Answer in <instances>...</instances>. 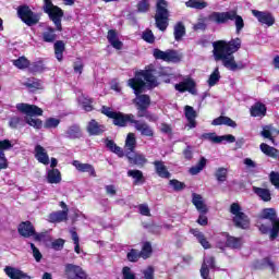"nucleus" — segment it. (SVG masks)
Segmentation results:
<instances>
[{
    "label": "nucleus",
    "instance_id": "8",
    "mask_svg": "<svg viewBox=\"0 0 279 279\" xmlns=\"http://www.w3.org/2000/svg\"><path fill=\"white\" fill-rule=\"evenodd\" d=\"M243 245V240L241 238L230 236L228 233H222L218 238L217 247L223 250V247H231L232 250H239Z\"/></svg>",
    "mask_w": 279,
    "mask_h": 279
},
{
    "label": "nucleus",
    "instance_id": "30",
    "mask_svg": "<svg viewBox=\"0 0 279 279\" xmlns=\"http://www.w3.org/2000/svg\"><path fill=\"white\" fill-rule=\"evenodd\" d=\"M69 219V215L66 211H54L49 214L48 221L49 223H62V221H66Z\"/></svg>",
    "mask_w": 279,
    "mask_h": 279
},
{
    "label": "nucleus",
    "instance_id": "28",
    "mask_svg": "<svg viewBox=\"0 0 279 279\" xmlns=\"http://www.w3.org/2000/svg\"><path fill=\"white\" fill-rule=\"evenodd\" d=\"M191 234L197 239L198 243L204 247V250H210V242L206 239V235L197 229H191Z\"/></svg>",
    "mask_w": 279,
    "mask_h": 279
},
{
    "label": "nucleus",
    "instance_id": "50",
    "mask_svg": "<svg viewBox=\"0 0 279 279\" xmlns=\"http://www.w3.org/2000/svg\"><path fill=\"white\" fill-rule=\"evenodd\" d=\"M141 252L138 250L132 248L128 252L126 258L130 263H136L138 262V258H141Z\"/></svg>",
    "mask_w": 279,
    "mask_h": 279
},
{
    "label": "nucleus",
    "instance_id": "53",
    "mask_svg": "<svg viewBox=\"0 0 279 279\" xmlns=\"http://www.w3.org/2000/svg\"><path fill=\"white\" fill-rule=\"evenodd\" d=\"M234 17L233 21H235V29H236V34H241V29H243V27H245V23L243 22V17H241V15H236V11H234Z\"/></svg>",
    "mask_w": 279,
    "mask_h": 279
},
{
    "label": "nucleus",
    "instance_id": "19",
    "mask_svg": "<svg viewBox=\"0 0 279 279\" xmlns=\"http://www.w3.org/2000/svg\"><path fill=\"white\" fill-rule=\"evenodd\" d=\"M34 157L40 165H49V154L47 153V148L36 145L34 149Z\"/></svg>",
    "mask_w": 279,
    "mask_h": 279
},
{
    "label": "nucleus",
    "instance_id": "3",
    "mask_svg": "<svg viewBox=\"0 0 279 279\" xmlns=\"http://www.w3.org/2000/svg\"><path fill=\"white\" fill-rule=\"evenodd\" d=\"M16 109L19 112H22V114H26L24 118L25 123L27 125H31V128H35V130H40L43 128V121L37 118L33 117H43V110L40 107L36 105H29V104H17Z\"/></svg>",
    "mask_w": 279,
    "mask_h": 279
},
{
    "label": "nucleus",
    "instance_id": "49",
    "mask_svg": "<svg viewBox=\"0 0 279 279\" xmlns=\"http://www.w3.org/2000/svg\"><path fill=\"white\" fill-rule=\"evenodd\" d=\"M216 180L218 182H226L228 180V169L226 168H218L215 173Z\"/></svg>",
    "mask_w": 279,
    "mask_h": 279
},
{
    "label": "nucleus",
    "instance_id": "22",
    "mask_svg": "<svg viewBox=\"0 0 279 279\" xmlns=\"http://www.w3.org/2000/svg\"><path fill=\"white\" fill-rule=\"evenodd\" d=\"M126 158L131 165H136L137 167H142L147 162L145 155L140 153H126Z\"/></svg>",
    "mask_w": 279,
    "mask_h": 279
},
{
    "label": "nucleus",
    "instance_id": "24",
    "mask_svg": "<svg viewBox=\"0 0 279 279\" xmlns=\"http://www.w3.org/2000/svg\"><path fill=\"white\" fill-rule=\"evenodd\" d=\"M134 128L142 134V136H154V129L149 126L146 122H141L138 120H135Z\"/></svg>",
    "mask_w": 279,
    "mask_h": 279
},
{
    "label": "nucleus",
    "instance_id": "33",
    "mask_svg": "<svg viewBox=\"0 0 279 279\" xmlns=\"http://www.w3.org/2000/svg\"><path fill=\"white\" fill-rule=\"evenodd\" d=\"M259 149L265 154V156H268L269 158H279V150L265 143L260 144Z\"/></svg>",
    "mask_w": 279,
    "mask_h": 279
},
{
    "label": "nucleus",
    "instance_id": "29",
    "mask_svg": "<svg viewBox=\"0 0 279 279\" xmlns=\"http://www.w3.org/2000/svg\"><path fill=\"white\" fill-rule=\"evenodd\" d=\"M34 225H32V222L26 221V222H22L19 226V232L21 234V236H25V238H29V236H34Z\"/></svg>",
    "mask_w": 279,
    "mask_h": 279
},
{
    "label": "nucleus",
    "instance_id": "44",
    "mask_svg": "<svg viewBox=\"0 0 279 279\" xmlns=\"http://www.w3.org/2000/svg\"><path fill=\"white\" fill-rule=\"evenodd\" d=\"M204 167H206V158L203 157L198 161V165L190 168L191 175H197V173H201L202 171H204Z\"/></svg>",
    "mask_w": 279,
    "mask_h": 279
},
{
    "label": "nucleus",
    "instance_id": "25",
    "mask_svg": "<svg viewBox=\"0 0 279 279\" xmlns=\"http://www.w3.org/2000/svg\"><path fill=\"white\" fill-rule=\"evenodd\" d=\"M87 132L90 136H99L106 132V126L99 124L97 121L92 120L87 125Z\"/></svg>",
    "mask_w": 279,
    "mask_h": 279
},
{
    "label": "nucleus",
    "instance_id": "20",
    "mask_svg": "<svg viewBox=\"0 0 279 279\" xmlns=\"http://www.w3.org/2000/svg\"><path fill=\"white\" fill-rule=\"evenodd\" d=\"M72 165L81 173H88V175H92L93 178L97 177V173L95 172V167H93V165L90 163H82L80 160H74Z\"/></svg>",
    "mask_w": 279,
    "mask_h": 279
},
{
    "label": "nucleus",
    "instance_id": "52",
    "mask_svg": "<svg viewBox=\"0 0 279 279\" xmlns=\"http://www.w3.org/2000/svg\"><path fill=\"white\" fill-rule=\"evenodd\" d=\"M13 64L16 69H27V66H29V61L25 57H20L13 61Z\"/></svg>",
    "mask_w": 279,
    "mask_h": 279
},
{
    "label": "nucleus",
    "instance_id": "63",
    "mask_svg": "<svg viewBox=\"0 0 279 279\" xmlns=\"http://www.w3.org/2000/svg\"><path fill=\"white\" fill-rule=\"evenodd\" d=\"M145 279H154V267L148 266L146 269L142 271Z\"/></svg>",
    "mask_w": 279,
    "mask_h": 279
},
{
    "label": "nucleus",
    "instance_id": "2",
    "mask_svg": "<svg viewBox=\"0 0 279 279\" xmlns=\"http://www.w3.org/2000/svg\"><path fill=\"white\" fill-rule=\"evenodd\" d=\"M241 49V39H231L229 43L226 40H219L214 43V58L215 60H220L223 66L229 71H241L245 69L243 62H238L234 60V54L236 50Z\"/></svg>",
    "mask_w": 279,
    "mask_h": 279
},
{
    "label": "nucleus",
    "instance_id": "14",
    "mask_svg": "<svg viewBox=\"0 0 279 279\" xmlns=\"http://www.w3.org/2000/svg\"><path fill=\"white\" fill-rule=\"evenodd\" d=\"M178 93H190V95H197V83L191 77L184 78L179 84L174 85Z\"/></svg>",
    "mask_w": 279,
    "mask_h": 279
},
{
    "label": "nucleus",
    "instance_id": "57",
    "mask_svg": "<svg viewBox=\"0 0 279 279\" xmlns=\"http://www.w3.org/2000/svg\"><path fill=\"white\" fill-rule=\"evenodd\" d=\"M52 250H56L57 252H60L64 247V239H57L52 241L51 243Z\"/></svg>",
    "mask_w": 279,
    "mask_h": 279
},
{
    "label": "nucleus",
    "instance_id": "54",
    "mask_svg": "<svg viewBox=\"0 0 279 279\" xmlns=\"http://www.w3.org/2000/svg\"><path fill=\"white\" fill-rule=\"evenodd\" d=\"M185 34V28L184 25H182V23H179L174 26V38L175 40H180L182 38V36H184Z\"/></svg>",
    "mask_w": 279,
    "mask_h": 279
},
{
    "label": "nucleus",
    "instance_id": "15",
    "mask_svg": "<svg viewBox=\"0 0 279 279\" xmlns=\"http://www.w3.org/2000/svg\"><path fill=\"white\" fill-rule=\"evenodd\" d=\"M252 14L253 16H255V19H257L260 25H266V27H271L276 24V17L269 11L252 10Z\"/></svg>",
    "mask_w": 279,
    "mask_h": 279
},
{
    "label": "nucleus",
    "instance_id": "64",
    "mask_svg": "<svg viewBox=\"0 0 279 279\" xmlns=\"http://www.w3.org/2000/svg\"><path fill=\"white\" fill-rule=\"evenodd\" d=\"M270 182L276 186V189H279V172L270 173Z\"/></svg>",
    "mask_w": 279,
    "mask_h": 279
},
{
    "label": "nucleus",
    "instance_id": "38",
    "mask_svg": "<svg viewBox=\"0 0 279 279\" xmlns=\"http://www.w3.org/2000/svg\"><path fill=\"white\" fill-rule=\"evenodd\" d=\"M77 101L80 106L86 110V112H90V110H93V100H90V98L86 97L84 94L78 96Z\"/></svg>",
    "mask_w": 279,
    "mask_h": 279
},
{
    "label": "nucleus",
    "instance_id": "31",
    "mask_svg": "<svg viewBox=\"0 0 279 279\" xmlns=\"http://www.w3.org/2000/svg\"><path fill=\"white\" fill-rule=\"evenodd\" d=\"M125 154H133L134 149H136V135L134 133H129L125 140Z\"/></svg>",
    "mask_w": 279,
    "mask_h": 279
},
{
    "label": "nucleus",
    "instance_id": "36",
    "mask_svg": "<svg viewBox=\"0 0 279 279\" xmlns=\"http://www.w3.org/2000/svg\"><path fill=\"white\" fill-rule=\"evenodd\" d=\"M23 84L24 86H27L29 90H41L43 88V82L37 78H27Z\"/></svg>",
    "mask_w": 279,
    "mask_h": 279
},
{
    "label": "nucleus",
    "instance_id": "13",
    "mask_svg": "<svg viewBox=\"0 0 279 279\" xmlns=\"http://www.w3.org/2000/svg\"><path fill=\"white\" fill-rule=\"evenodd\" d=\"M17 14L26 25H36V23L40 21V16L32 12V9H29V7H20L17 10Z\"/></svg>",
    "mask_w": 279,
    "mask_h": 279
},
{
    "label": "nucleus",
    "instance_id": "43",
    "mask_svg": "<svg viewBox=\"0 0 279 279\" xmlns=\"http://www.w3.org/2000/svg\"><path fill=\"white\" fill-rule=\"evenodd\" d=\"M219 80H221V74L219 73V68H216L214 72L209 75L207 81L208 86L213 87L218 84Z\"/></svg>",
    "mask_w": 279,
    "mask_h": 279
},
{
    "label": "nucleus",
    "instance_id": "46",
    "mask_svg": "<svg viewBox=\"0 0 279 279\" xmlns=\"http://www.w3.org/2000/svg\"><path fill=\"white\" fill-rule=\"evenodd\" d=\"M65 136L68 138H80V136H82V131L80 130V126H71L65 132Z\"/></svg>",
    "mask_w": 279,
    "mask_h": 279
},
{
    "label": "nucleus",
    "instance_id": "61",
    "mask_svg": "<svg viewBox=\"0 0 279 279\" xmlns=\"http://www.w3.org/2000/svg\"><path fill=\"white\" fill-rule=\"evenodd\" d=\"M170 186H172V189H174V191H182L184 190V183L178 181V180H170L169 182Z\"/></svg>",
    "mask_w": 279,
    "mask_h": 279
},
{
    "label": "nucleus",
    "instance_id": "62",
    "mask_svg": "<svg viewBox=\"0 0 279 279\" xmlns=\"http://www.w3.org/2000/svg\"><path fill=\"white\" fill-rule=\"evenodd\" d=\"M10 128H19V125H23V120H21V118L19 117H13L11 118L10 122H9Z\"/></svg>",
    "mask_w": 279,
    "mask_h": 279
},
{
    "label": "nucleus",
    "instance_id": "55",
    "mask_svg": "<svg viewBox=\"0 0 279 279\" xmlns=\"http://www.w3.org/2000/svg\"><path fill=\"white\" fill-rule=\"evenodd\" d=\"M142 38H143V40H145V43H149V44H151V43H154V40H156L154 33L149 29H146L143 32Z\"/></svg>",
    "mask_w": 279,
    "mask_h": 279
},
{
    "label": "nucleus",
    "instance_id": "39",
    "mask_svg": "<svg viewBox=\"0 0 279 279\" xmlns=\"http://www.w3.org/2000/svg\"><path fill=\"white\" fill-rule=\"evenodd\" d=\"M186 8H194V10H204L208 8V2L204 0H189L185 2Z\"/></svg>",
    "mask_w": 279,
    "mask_h": 279
},
{
    "label": "nucleus",
    "instance_id": "48",
    "mask_svg": "<svg viewBox=\"0 0 279 279\" xmlns=\"http://www.w3.org/2000/svg\"><path fill=\"white\" fill-rule=\"evenodd\" d=\"M60 125V119L57 118H48L44 123V128L47 130H53Z\"/></svg>",
    "mask_w": 279,
    "mask_h": 279
},
{
    "label": "nucleus",
    "instance_id": "45",
    "mask_svg": "<svg viewBox=\"0 0 279 279\" xmlns=\"http://www.w3.org/2000/svg\"><path fill=\"white\" fill-rule=\"evenodd\" d=\"M106 146L108 147V149H110V151H113V154H117V156H119L120 158H123V149L117 146V144H114L112 141L107 140Z\"/></svg>",
    "mask_w": 279,
    "mask_h": 279
},
{
    "label": "nucleus",
    "instance_id": "16",
    "mask_svg": "<svg viewBox=\"0 0 279 279\" xmlns=\"http://www.w3.org/2000/svg\"><path fill=\"white\" fill-rule=\"evenodd\" d=\"M192 204L195 206L196 210L199 214H208V205L206 204V199H204L203 195L197 193L192 194Z\"/></svg>",
    "mask_w": 279,
    "mask_h": 279
},
{
    "label": "nucleus",
    "instance_id": "27",
    "mask_svg": "<svg viewBox=\"0 0 279 279\" xmlns=\"http://www.w3.org/2000/svg\"><path fill=\"white\" fill-rule=\"evenodd\" d=\"M185 118L189 121L187 126L190 128V130H193V128H196L197 122H195V119H197V112H195V109H193V107L191 106H185Z\"/></svg>",
    "mask_w": 279,
    "mask_h": 279
},
{
    "label": "nucleus",
    "instance_id": "10",
    "mask_svg": "<svg viewBox=\"0 0 279 279\" xmlns=\"http://www.w3.org/2000/svg\"><path fill=\"white\" fill-rule=\"evenodd\" d=\"M153 56L156 60H163V62H180L182 60V54L178 53L175 50L155 49Z\"/></svg>",
    "mask_w": 279,
    "mask_h": 279
},
{
    "label": "nucleus",
    "instance_id": "40",
    "mask_svg": "<svg viewBox=\"0 0 279 279\" xmlns=\"http://www.w3.org/2000/svg\"><path fill=\"white\" fill-rule=\"evenodd\" d=\"M253 191L260 199L264 202H269L271 199V193L267 189H262V187H253Z\"/></svg>",
    "mask_w": 279,
    "mask_h": 279
},
{
    "label": "nucleus",
    "instance_id": "21",
    "mask_svg": "<svg viewBox=\"0 0 279 279\" xmlns=\"http://www.w3.org/2000/svg\"><path fill=\"white\" fill-rule=\"evenodd\" d=\"M4 272L11 279H32V277H29V275L23 272V270H20L19 268H14V267H10V266H7L4 268Z\"/></svg>",
    "mask_w": 279,
    "mask_h": 279
},
{
    "label": "nucleus",
    "instance_id": "35",
    "mask_svg": "<svg viewBox=\"0 0 279 279\" xmlns=\"http://www.w3.org/2000/svg\"><path fill=\"white\" fill-rule=\"evenodd\" d=\"M154 165L159 178H171V173H169L162 161H155Z\"/></svg>",
    "mask_w": 279,
    "mask_h": 279
},
{
    "label": "nucleus",
    "instance_id": "5",
    "mask_svg": "<svg viewBox=\"0 0 279 279\" xmlns=\"http://www.w3.org/2000/svg\"><path fill=\"white\" fill-rule=\"evenodd\" d=\"M44 11L48 14L49 19L54 23L58 32H62V16L64 12L57 5H53L51 0H44Z\"/></svg>",
    "mask_w": 279,
    "mask_h": 279
},
{
    "label": "nucleus",
    "instance_id": "42",
    "mask_svg": "<svg viewBox=\"0 0 279 279\" xmlns=\"http://www.w3.org/2000/svg\"><path fill=\"white\" fill-rule=\"evenodd\" d=\"M56 31L53 28L48 27L44 33H43V40L44 43H54L56 41Z\"/></svg>",
    "mask_w": 279,
    "mask_h": 279
},
{
    "label": "nucleus",
    "instance_id": "59",
    "mask_svg": "<svg viewBox=\"0 0 279 279\" xmlns=\"http://www.w3.org/2000/svg\"><path fill=\"white\" fill-rule=\"evenodd\" d=\"M122 274H123V279H136V275L132 272V268L128 266L122 269Z\"/></svg>",
    "mask_w": 279,
    "mask_h": 279
},
{
    "label": "nucleus",
    "instance_id": "12",
    "mask_svg": "<svg viewBox=\"0 0 279 279\" xmlns=\"http://www.w3.org/2000/svg\"><path fill=\"white\" fill-rule=\"evenodd\" d=\"M14 145H16V141L14 140H0V169H8L5 151L14 149Z\"/></svg>",
    "mask_w": 279,
    "mask_h": 279
},
{
    "label": "nucleus",
    "instance_id": "1",
    "mask_svg": "<svg viewBox=\"0 0 279 279\" xmlns=\"http://www.w3.org/2000/svg\"><path fill=\"white\" fill-rule=\"evenodd\" d=\"M128 86L134 89L136 98L134 99V104L137 106V117L148 119V121H157L158 118L156 116L149 114L147 108L151 104V99L147 95H138L143 93V88L148 86V88H156L158 86V80L154 76V70H145L137 72L134 78H130L128 81Z\"/></svg>",
    "mask_w": 279,
    "mask_h": 279
},
{
    "label": "nucleus",
    "instance_id": "7",
    "mask_svg": "<svg viewBox=\"0 0 279 279\" xmlns=\"http://www.w3.org/2000/svg\"><path fill=\"white\" fill-rule=\"evenodd\" d=\"M169 11L167 10V0H157V10L155 15V21L158 29L165 32L167 29L169 22Z\"/></svg>",
    "mask_w": 279,
    "mask_h": 279
},
{
    "label": "nucleus",
    "instance_id": "56",
    "mask_svg": "<svg viewBox=\"0 0 279 279\" xmlns=\"http://www.w3.org/2000/svg\"><path fill=\"white\" fill-rule=\"evenodd\" d=\"M223 142H226V143H235L236 137H234V135H232V134L218 136V143H223Z\"/></svg>",
    "mask_w": 279,
    "mask_h": 279
},
{
    "label": "nucleus",
    "instance_id": "26",
    "mask_svg": "<svg viewBox=\"0 0 279 279\" xmlns=\"http://www.w3.org/2000/svg\"><path fill=\"white\" fill-rule=\"evenodd\" d=\"M215 267V258L206 257L201 268V276L203 279H208V274H210V269Z\"/></svg>",
    "mask_w": 279,
    "mask_h": 279
},
{
    "label": "nucleus",
    "instance_id": "51",
    "mask_svg": "<svg viewBox=\"0 0 279 279\" xmlns=\"http://www.w3.org/2000/svg\"><path fill=\"white\" fill-rule=\"evenodd\" d=\"M140 254L144 259L149 258L151 256V243L145 242Z\"/></svg>",
    "mask_w": 279,
    "mask_h": 279
},
{
    "label": "nucleus",
    "instance_id": "11",
    "mask_svg": "<svg viewBox=\"0 0 279 279\" xmlns=\"http://www.w3.org/2000/svg\"><path fill=\"white\" fill-rule=\"evenodd\" d=\"M234 11L228 12H213L204 21H210L211 23H217V25H223L229 21H234Z\"/></svg>",
    "mask_w": 279,
    "mask_h": 279
},
{
    "label": "nucleus",
    "instance_id": "37",
    "mask_svg": "<svg viewBox=\"0 0 279 279\" xmlns=\"http://www.w3.org/2000/svg\"><path fill=\"white\" fill-rule=\"evenodd\" d=\"M128 177L134 180V184H143L145 178L143 177V171L141 170H129Z\"/></svg>",
    "mask_w": 279,
    "mask_h": 279
},
{
    "label": "nucleus",
    "instance_id": "32",
    "mask_svg": "<svg viewBox=\"0 0 279 279\" xmlns=\"http://www.w3.org/2000/svg\"><path fill=\"white\" fill-rule=\"evenodd\" d=\"M211 125H228V128H236V122L229 117L220 116L213 120Z\"/></svg>",
    "mask_w": 279,
    "mask_h": 279
},
{
    "label": "nucleus",
    "instance_id": "47",
    "mask_svg": "<svg viewBox=\"0 0 279 279\" xmlns=\"http://www.w3.org/2000/svg\"><path fill=\"white\" fill-rule=\"evenodd\" d=\"M274 134H278V131H276V129H274L272 126H265L262 131V136H264V138H269V141L275 144L272 137Z\"/></svg>",
    "mask_w": 279,
    "mask_h": 279
},
{
    "label": "nucleus",
    "instance_id": "4",
    "mask_svg": "<svg viewBox=\"0 0 279 279\" xmlns=\"http://www.w3.org/2000/svg\"><path fill=\"white\" fill-rule=\"evenodd\" d=\"M262 219H268L272 223V228L270 229L269 226L265 223H260L258 226L259 231L263 234H267V232L270 231V239H278V233H279V218L278 214L276 213V209L274 208H266L262 211L260 214Z\"/></svg>",
    "mask_w": 279,
    "mask_h": 279
},
{
    "label": "nucleus",
    "instance_id": "34",
    "mask_svg": "<svg viewBox=\"0 0 279 279\" xmlns=\"http://www.w3.org/2000/svg\"><path fill=\"white\" fill-rule=\"evenodd\" d=\"M266 113H267V107H265L264 104L256 102L251 108V117H265Z\"/></svg>",
    "mask_w": 279,
    "mask_h": 279
},
{
    "label": "nucleus",
    "instance_id": "9",
    "mask_svg": "<svg viewBox=\"0 0 279 279\" xmlns=\"http://www.w3.org/2000/svg\"><path fill=\"white\" fill-rule=\"evenodd\" d=\"M64 278L66 279H88L86 270L75 264H65L64 266Z\"/></svg>",
    "mask_w": 279,
    "mask_h": 279
},
{
    "label": "nucleus",
    "instance_id": "23",
    "mask_svg": "<svg viewBox=\"0 0 279 279\" xmlns=\"http://www.w3.org/2000/svg\"><path fill=\"white\" fill-rule=\"evenodd\" d=\"M107 40L113 47V49H117L120 51V49H123V41L119 40V35L117 34V31L111 29L108 32Z\"/></svg>",
    "mask_w": 279,
    "mask_h": 279
},
{
    "label": "nucleus",
    "instance_id": "41",
    "mask_svg": "<svg viewBox=\"0 0 279 279\" xmlns=\"http://www.w3.org/2000/svg\"><path fill=\"white\" fill-rule=\"evenodd\" d=\"M64 53V43L59 40L54 43V56L59 62H62Z\"/></svg>",
    "mask_w": 279,
    "mask_h": 279
},
{
    "label": "nucleus",
    "instance_id": "60",
    "mask_svg": "<svg viewBox=\"0 0 279 279\" xmlns=\"http://www.w3.org/2000/svg\"><path fill=\"white\" fill-rule=\"evenodd\" d=\"M73 69L75 73H77L78 75H82V71H84V62H82V59H77L74 62Z\"/></svg>",
    "mask_w": 279,
    "mask_h": 279
},
{
    "label": "nucleus",
    "instance_id": "18",
    "mask_svg": "<svg viewBox=\"0 0 279 279\" xmlns=\"http://www.w3.org/2000/svg\"><path fill=\"white\" fill-rule=\"evenodd\" d=\"M46 181L48 184H60L62 182V172L58 168L47 169Z\"/></svg>",
    "mask_w": 279,
    "mask_h": 279
},
{
    "label": "nucleus",
    "instance_id": "58",
    "mask_svg": "<svg viewBox=\"0 0 279 279\" xmlns=\"http://www.w3.org/2000/svg\"><path fill=\"white\" fill-rule=\"evenodd\" d=\"M205 141H210L211 143H219V135L215 133H205L202 135Z\"/></svg>",
    "mask_w": 279,
    "mask_h": 279
},
{
    "label": "nucleus",
    "instance_id": "17",
    "mask_svg": "<svg viewBox=\"0 0 279 279\" xmlns=\"http://www.w3.org/2000/svg\"><path fill=\"white\" fill-rule=\"evenodd\" d=\"M134 122V114H123L121 112H116V116H113V125H118L119 128H125L128 123Z\"/></svg>",
    "mask_w": 279,
    "mask_h": 279
},
{
    "label": "nucleus",
    "instance_id": "6",
    "mask_svg": "<svg viewBox=\"0 0 279 279\" xmlns=\"http://www.w3.org/2000/svg\"><path fill=\"white\" fill-rule=\"evenodd\" d=\"M230 213L232 221L236 228H241L242 230H247V228H250V218L243 213L241 205L238 203L231 204Z\"/></svg>",
    "mask_w": 279,
    "mask_h": 279
}]
</instances>
